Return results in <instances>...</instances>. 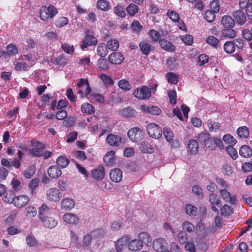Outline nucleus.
Returning <instances> with one entry per match:
<instances>
[{"mask_svg":"<svg viewBox=\"0 0 252 252\" xmlns=\"http://www.w3.org/2000/svg\"><path fill=\"white\" fill-rule=\"evenodd\" d=\"M54 210L45 204H42L38 208V217L43 226L52 229L58 224V220L53 216Z\"/></svg>","mask_w":252,"mask_h":252,"instance_id":"obj_1","label":"nucleus"},{"mask_svg":"<svg viewBox=\"0 0 252 252\" xmlns=\"http://www.w3.org/2000/svg\"><path fill=\"white\" fill-rule=\"evenodd\" d=\"M22 59H27V63L21 60L19 58L14 62V68L17 71H26L32 66L35 62V58L31 54L22 55Z\"/></svg>","mask_w":252,"mask_h":252,"instance_id":"obj_2","label":"nucleus"},{"mask_svg":"<svg viewBox=\"0 0 252 252\" xmlns=\"http://www.w3.org/2000/svg\"><path fill=\"white\" fill-rule=\"evenodd\" d=\"M58 13L57 8L52 5L48 6H42L40 9L39 17L42 21H47L53 18Z\"/></svg>","mask_w":252,"mask_h":252,"instance_id":"obj_3","label":"nucleus"},{"mask_svg":"<svg viewBox=\"0 0 252 252\" xmlns=\"http://www.w3.org/2000/svg\"><path fill=\"white\" fill-rule=\"evenodd\" d=\"M97 43V39L94 37L93 33L87 31L85 32V36L80 43V47L82 49L84 50L88 46H95Z\"/></svg>","mask_w":252,"mask_h":252,"instance_id":"obj_4","label":"nucleus"},{"mask_svg":"<svg viewBox=\"0 0 252 252\" xmlns=\"http://www.w3.org/2000/svg\"><path fill=\"white\" fill-rule=\"evenodd\" d=\"M30 199L28 195H20L13 199H4V201L8 203L13 202L14 205L17 208H22L23 207L26 205V204L29 202Z\"/></svg>","mask_w":252,"mask_h":252,"instance_id":"obj_5","label":"nucleus"},{"mask_svg":"<svg viewBox=\"0 0 252 252\" xmlns=\"http://www.w3.org/2000/svg\"><path fill=\"white\" fill-rule=\"evenodd\" d=\"M133 94L138 99H146L151 97V92L148 87L143 86L140 88H137L134 90L133 92Z\"/></svg>","mask_w":252,"mask_h":252,"instance_id":"obj_6","label":"nucleus"},{"mask_svg":"<svg viewBox=\"0 0 252 252\" xmlns=\"http://www.w3.org/2000/svg\"><path fill=\"white\" fill-rule=\"evenodd\" d=\"M148 134L155 139H158L162 135V130L159 126L155 123H150L147 126Z\"/></svg>","mask_w":252,"mask_h":252,"instance_id":"obj_7","label":"nucleus"},{"mask_svg":"<svg viewBox=\"0 0 252 252\" xmlns=\"http://www.w3.org/2000/svg\"><path fill=\"white\" fill-rule=\"evenodd\" d=\"M77 85L79 88L78 93L81 97L89 95L91 93V88L87 80L81 79L78 82Z\"/></svg>","mask_w":252,"mask_h":252,"instance_id":"obj_8","label":"nucleus"},{"mask_svg":"<svg viewBox=\"0 0 252 252\" xmlns=\"http://www.w3.org/2000/svg\"><path fill=\"white\" fill-rule=\"evenodd\" d=\"M153 248L157 252H165L168 249V245L165 239L159 238L153 241Z\"/></svg>","mask_w":252,"mask_h":252,"instance_id":"obj_9","label":"nucleus"},{"mask_svg":"<svg viewBox=\"0 0 252 252\" xmlns=\"http://www.w3.org/2000/svg\"><path fill=\"white\" fill-rule=\"evenodd\" d=\"M46 198L51 202H58L62 196L60 189L56 188H50L46 191Z\"/></svg>","mask_w":252,"mask_h":252,"instance_id":"obj_10","label":"nucleus"},{"mask_svg":"<svg viewBox=\"0 0 252 252\" xmlns=\"http://www.w3.org/2000/svg\"><path fill=\"white\" fill-rule=\"evenodd\" d=\"M130 236L128 235H125L122 236L117 240L115 244V249L117 252H122L124 249L126 248L129 240Z\"/></svg>","mask_w":252,"mask_h":252,"instance_id":"obj_11","label":"nucleus"},{"mask_svg":"<svg viewBox=\"0 0 252 252\" xmlns=\"http://www.w3.org/2000/svg\"><path fill=\"white\" fill-rule=\"evenodd\" d=\"M220 193L223 200L234 205L237 203V200L235 195H232L227 189H221L220 190Z\"/></svg>","mask_w":252,"mask_h":252,"instance_id":"obj_12","label":"nucleus"},{"mask_svg":"<svg viewBox=\"0 0 252 252\" xmlns=\"http://www.w3.org/2000/svg\"><path fill=\"white\" fill-rule=\"evenodd\" d=\"M127 135L131 141L136 142L142 138L143 134L141 129L134 127L128 131Z\"/></svg>","mask_w":252,"mask_h":252,"instance_id":"obj_13","label":"nucleus"},{"mask_svg":"<svg viewBox=\"0 0 252 252\" xmlns=\"http://www.w3.org/2000/svg\"><path fill=\"white\" fill-rule=\"evenodd\" d=\"M105 175L104 168L102 165H99L91 171L92 177L96 181L102 180L104 178Z\"/></svg>","mask_w":252,"mask_h":252,"instance_id":"obj_14","label":"nucleus"},{"mask_svg":"<svg viewBox=\"0 0 252 252\" xmlns=\"http://www.w3.org/2000/svg\"><path fill=\"white\" fill-rule=\"evenodd\" d=\"M75 205V200L69 197L63 198L61 202V208L64 211H70L72 210L74 208Z\"/></svg>","mask_w":252,"mask_h":252,"instance_id":"obj_15","label":"nucleus"},{"mask_svg":"<svg viewBox=\"0 0 252 252\" xmlns=\"http://www.w3.org/2000/svg\"><path fill=\"white\" fill-rule=\"evenodd\" d=\"M32 144L33 148L30 151V153L34 156H41L43 151V144L36 141H32Z\"/></svg>","mask_w":252,"mask_h":252,"instance_id":"obj_16","label":"nucleus"},{"mask_svg":"<svg viewBox=\"0 0 252 252\" xmlns=\"http://www.w3.org/2000/svg\"><path fill=\"white\" fill-rule=\"evenodd\" d=\"M109 176L112 181L119 183L123 179V172L119 168L112 169L110 172Z\"/></svg>","mask_w":252,"mask_h":252,"instance_id":"obj_17","label":"nucleus"},{"mask_svg":"<svg viewBox=\"0 0 252 252\" xmlns=\"http://www.w3.org/2000/svg\"><path fill=\"white\" fill-rule=\"evenodd\" d=\"M63 219L64 221L68 224H75L78 223L79 218L74 214L67 213L63 215Z\"/></svg>","mask_w":252,"mask_h":252,"instance_id":"obj_18","label":"nucleus"},{"mask_svg":"<svg viewBox=\"0 0 252 252\" xmlns=\"http://www.w3.org/2000/svg\"><path fill=\"white\" fill-rule=\"evenodd\" d=\"M108 60L111 64H119L124 61V57L119 52H114L109 55Z\"/></svg>","mask_w":252,"mask_h":252,"instance_id":"obj_19","label":"nucleus"},{"mask_svg":"<svg viewBox=\"0 0 252 252\" xmlns=\"http://www.w3.org/2000/svg\"><path fill=\"white\" fill-rule=\"evenodd\" d=\"M122 140V138L121 136L113 134H109L106 138L107 142L110 145L115 147L120 145Z\"/></svg>","mask_w":252,"mask_h":252,"instance_id":"obj_20","label":"nucleus"},{"mask_svg":"<svg viewBox=\"0 0 252 252\" xmlns=\"http://www.w3.org/2000/svg\"><path fill=\"white\" fill-rule=\"evenodd\" d=\"M143 248L142 243L138 239L129 240L127 244V248L131 252H138Z\"/></svg>","mask_w":252,"mask_h":252,"instance_id":"obj_21","label":"nucleus"},{"mask_svg":"<svg viewBox=\"0 0 252 252\" xmlns=\"http://www.w3.org/2000/svg\"><path fill=\"white\" fill-rule=\"evenodd\" d=\"M138 240L142 243V245L149 246L152 241V238L150 235L146 232H142L139 233L138 235Z\"/></svg>","mask_w":252,"mask_h":252,"instance_id":"obj_22","label":"nucleus"},{"mask_svg":"<svg viewBox=\"0 0 252 252\" xmlns=\"http://www.w3.org/2000/svg\"><path fill=\"white\" fill-rule=\"evenodd\" d=\"M140 109L146 113H149L152 115H158L161 113V110L157 106L141 105Z\"/></svg>","mask_w":252,"mask_h":252,"instance_id":"obj_23","label":"nucleus"},{"mask_svg":"<svg viewBox=\"0 0 252 252\" xmlns=\"http://www.w3.org/2000/svg\"><path fill=\"white\" fill-rule=\"evenodd\" d=\"M49 176L52 178H57L60 177L62 174L61 170L59 167L56 165L50 166L47 170Z\"/></svg>","mask_w":252,"mask_h":252,"instance_id":"obj_24","label":"nucleus"},{"mask_svg":"<svg viewBox=\"0 0 252 252\" xmlns=\"http://www.w3.org/2000/svg\"><path fill=\"white\" fill-rule=\"evenodd\" d=\"M103 160L107 166H112L115 162V152L110 151L107 152L104 156Z\"/></svg>","mask_w":252,"mask_h":252,"instance_id":"obj_25","label":"nucleus"},{"mask_svg":"<svg viewBox=\"0 0 252 252\" xmlns=\"http://www.w3.org/2000/svg\"><path fill=\"white\" fill-rule=\"evenodd\" d=\"M199 150V145L196 140L191 139L188 145V152L191 154H196Z\"/></svg>","mask_w":252,"mask_h":252,"instance_id":"obj_26","label":"nucleus"},{"mask_svg":"<svg viewBox=\"0 0 252 252\" xmlns=\"http://www.w3.org/2000/svg\"><path fill=\"white\" fill-rule=\"evenodd\" d=\"M221 22L224 28H232L235 25L234 20L230 16L224 15L221 20Z\"/></svg>","mask_w":252,"mask_h":252,"instance_id":"obj_27","label":"nucleus"},{"mask_svg":"<svg viewBox=\"0 0 252 252\" xmlns=\"http://www.w3.org/2000/svg\"><path fill=\"white\" fill-rule=\"evenodd\" d=\"M7 52L0 51V56H3L5 58L6 57V55L9 56H15L18 54V49L15 45L10 44L7 45L6 47Z\"/></svg>","mask_w":252,"mask_h":252,"instance_id":"obj_28","label":"nucleus"},{"mask_svg":"<svg viewBox=\"0 0 252 252\" xmlns=\"http://www.w3.org/2000/svg\"><path fill=\"white\" fill-rule=\"evenodd\" d=\"M159 43L163 50L169 52H174L175 50V46L167 40L164 39L159 40Z\"/></svg>","mask_w":252,"mask_h":252,"instance_id":"obj_29","label":"nucleus"},{"mask_svg":"<svg viewBox=\"0 0 252 252\" xmlns=\"http://www.w3.org/2000/svg\"><path fill=\"white\" fill-rule=\"evenodd\" d=\"M233 16L237 22L240 25H243L246 22V16L241 10H236L233 13Z\"/></svg>","mask_w":252,"mask_h":252,"instance_id":"obj_30","label":"nucleus"},{"mask_svg":"<svg viewBox=\"0 0 252 252\" xmlns=\"http://www.w3.org/2000/svg\"><path fill=\"white\" fill-rule=\"evenodd\" d=\"M184 210L187 215L189 216L194 217L196 216L197 214V208L191 204H186L185 206Z\"/></svg>","mask_w":252,"mask_h":252,"instance_id":"obj_31","label":"nucleus"},{"mask_svg":"<svg viewBox=\"0 0 252 252\" xmlns=\"http://www.w3.org/2000/svg\"><path fill=\"white\" fill-rule=\"evenodd\" d=\"M149 35L154 41H158L159 42V40H161L160 38L161 36L165 35V34H164V32L163 31L158 32L154 30H151L149 32Z\"/></svg>","mask_w":252,"mask_h":252,"instance_id":"obj_32","label":"nucleus"},{"mask_svg":"<svg viewBox=\"0 0 252 252\" xmlns=\"http://www.w3.org/2000/svg\"><path fill=\"white\" fill-rule=\"evenodd\" d=\"M26 242L27 245L31 247H35L38 245V241L34 236L32 234H29L26 238Z\"/></svg>","mask_w":252,"mask_h":252,"instance_id":"obj_33","label":"nucleus"},{"mask_svg":"<svg viewBox=\"0 0 252 252\" xmlns=\"http://www.w3.org/2000/svg\"><path fill=\"white\" fill-rule=\"evenodd\" d=\"M139 149L142 152L145 153H152L154 151L152 146L146 141L142 142L140 144Z\"/></svg>","mask_w":252,"mask_h":252,"instance_id":"obj_34","label":"nucleus"},{"mask_svg":"<svg viewBox=\"0 0 252 252\" xmlns=\"http://www.w3.org/2000/svg\"><path fill=\"white\" fill-rule=\"evenodd\" d=\"M239 154L245 158L249 157L252 155V150L248 146L243 145L240 148Z\"/></svg>","mask_w":252,"mask_h":252,"instance_id":"obj_35","label":"nucleus"},{"mask_svg":"<svg viewBox=\"0 0 252 252\" xmlns=\"http://www.w3.org/2000/svg\"><path fill=\"white\" fill-rule=\"evenodd\" d=\"M108 48L107 45H106L104 43L99 44L97 48V55L102 57L106 56L108 54Z\"/></svg>","mask_w":252,"mask_h":252,"instance_id":"obj_36","label":"nucleus"},{"mask_svg":"<svg viewBox=\"0 0 252 252\" xmlns=\"http://www.w3.org/2000/svg\"><path fill=\"white\" fill-rule=\"evenodd\" d=\"M96 7L101 10L106 11L110 9V3L105 0H98L96 3Z\"/></svg>","mask_w":252,"mask_h":252,"instance_id":"obj_37","label":"nucleus"},{"mask_svg":"<svg viewBox=\"0 0 252 252\" xmlns=\"http://www.w3.org/2000/svg\"><path fill=\"white\" fill-rule=\"evenodd\" d=\"M220 211L221 215L224 217H228L233 213V208L227 204L224 205L220 208Z\"/></svg>","mask_w":252,"mask_h":252,"instance_id":"obj_38","label":"nucleus"},{"mask_svg":"<svg viewBox=\"0 0 252 252\" xmlns=\"http://www.w3.org/2000/svg\"><path fill=\"white\" fill-rule=\"evenodd\" d=\"M237 132L238 136L242 138H247L249 136V128L246 126L239 127Z\"/></svg>","mask_w":252,"mask_h":252,"instance_id":"obj_39","label":"nucleus"},{"mask_svg":"<svg viewBox=\"0 0 252 252\" xmlns=\"http://www.w3.org/2000/svg\"><path fill=\"white\" fill-rule=\"evenodd\" d=\"M69 20L65 17H60L55 21V24L58 28H61L64 27L69 23Z\"/></svg>","mask_w":252,"mask_h":252,"instance_id":"obj_40","label":"nucleus"},{"mask_svg":"<svg viewBox=\"0 0 252 252\" xmlns=\"http://www.w3.org/2000/svg\"><path fill=\"white\" fill-rule=\"evenodd\" d=\"M81 111L83 113L88 114H92L95 111L94 107L88 103H85L82 105Z\"/></svg>","mask_w":252,"mask_h":252,"instance_id":"obj_41","label":"nucleus"},{"mask_svg":"<svg viewBox=\"0 0 252 252\" xmlns=\"http://www.w3.org/2000/svg\"><path fill=\"white\" fill-rule=\"evenodd\" d=\"M120 114L125 117L129 118L134 116L135 114V112L132 108L126 107L121 110Z\"/></svg>","mask_w":252,"mask_h":252,"instance_id":"obj_42","label":"nucleus"},{"mask_svg":"<svg viewBox=\"0 0 252 252\" xmlns=\"http://www.w3.org/2000/svg\"><path fill=\"white\" fill-rule=\"evenodd\" d=\"M56 162L58 166L64 168L68 166L69 161L66 157L60 156L57 159Z\"/></svg>","mask_w":252,"mask_h":252,"instance_id":"obj_43","label":"nucleus"},{"mask_svg":"<svg viewBox=\"0 0 252 252\" xmlns=\"http://www.w3.org/2000/svg\"><path fill=\"white\" fill-rule=\"evenodd\" d=\"M99 78L105 85H113L114 81L110 76L105 74H101L99 75Z\"/></svg>","mask_w":252,"mask_h":252,"instance_id":"obj_44","label":"nucleus"},{"mask_svg":"<svg viewBox=\"0 0 252 252\" xmlns=\"http://www.w3.org/2000/svg\"><path fill=\"white\" fill-rule=\"evenodd\" d=\"M182 227L184 231L189 233L193 232L195 230L193 224L189 221H184L182 224Z\"/></svg>","mask_w":252,"mask_h":252,"instance_id":"obj_45","label":"nucleus"},{"mask_svg":"<svg viewBox=\"0 0 252 252\" xmlns=\"http://www.w3.org/2000/svg\"><path fill=\"white\" fill-rule=\"evenodd\" d=\"M139 47L140 48V50H141L143 54H144L146 55H148L149 54L151 48L150 44L146 42L142 41L140 42L139 44Z\"/></svg>","mask_w":252,"mask_h":252,"instance_id":"obj_46","label":"nucleus"},{"mask_svg":"<svg viewBox=\"0 0 252 252\" xmlns=\"http://www.w3.org/2000/svg\"><path fill=\"white\" fill-rule=\"evenodd\" d=\"M221 172L224 175L231 176L233 172V168L229 164H224L221 167Z\"/></svg>","mask_w":252,"mask_h":252,"instance_id":"obj_47","label":"nucleus"},{"mask_svg":"<svg viewBox=\"0 0 252 252\" xmlns=\"http://www.w3.org/2000/svg\"><path fill=\"white\" fill-rule=\"evenodd\" d=\"M223 48L224 51L229 54L232 53L235 51V45L232 41H227L224 44Z\"/></svg>","mask_w":252,"mask_h":252,"instance_id":"obj_48","label":"nucleus"},{"mask_svg":"<svg viewBox=\"0 0 252 252\" xmlns=\"http://www.w3.org/2000/svg\"><path fill=\"white\" fill-rule=\"evenodd\" d=\"M209 202L213 205H216L220 207L221 205V201L219 198L217 194L212 193L209 196Z\"/></svg>","mask_w":252,"mask_h":252,"instance_id":"obj_49","label":"nucleus"},{"mask_svg":"<svg viewBox=\"0 0 252 252\" xmlns=\"http://www.w3.org/2000/svg\"><path fill=\"white\" fill-rule=\"evenodd\" d=\"M11 185L13 190L16 191L20 190L22 188V185L21 181L15 178L12 179Z\"/></svg>","mask_w":252,"mask_h":252,"instance_id":"obj_50","label":"nucleus"},{"mask_svg":"<svg viewBox=\"0 0 252 252\" xmlns=\"http://www.w3.org/2000/svg\"><path fill=\"white\" fill-rule=\"evenodd\" d=\"M207 125L209 130L211 132H216L220 127V124L209 120L207 121Z\"/></svg>","mask_w":252,"mask_h":252,"instance_id":"obj_51","label":"nucleus"},{"mask_svg":"<svg viewBox=\"0 0 252 252\" xmlns=\"http://www.w3.org/2000/svg\"><path fill=\"white\" fill-rule=\"evenodd\" d=\"M107 47L112 51H116L119 47V41L117 39H111L107 42Z\"/></svg>","mask_w":252,"mask_h":252,"instance_id":"obj_52","label":"nucleus"},{"mask_svg":"<svg viewBox=\"0 0 252 252\" xmlns=\"http://www.w3.org/2000/svg\"><path fill=\"white\" fill-rule=\"evenodd\" d=\"M97 67L101 70L106 71L108 69L109 66L106 60L99 59L97 63Z\"/></svg>","mask_w":252,"mask_h":252,"instance_id":"obj_53","label":"nucleus"},{"mask_svg":"<svg viewBox=\"0 0 252 252\" xmlns=\"http://www.w3.org/2000/svg\"><path fill=\"white\" fill-rule=\"evenodd\" d=\"M16 217L17 212L16 211H12L4 220V222L6 225H10Z\"/></svg>","mask_w":252,"mask_h":252,"instance_id":"obj_54","label":"nucleus"},{"mask_svg":"<svg viewBox=\"0 0 252 252\" xmlns=\"http://www.w3.org/2000/svg\"><path fill=\"white\" fill-rule=\"evenodd\" d=\"M223 36L229 37L233 38L236 36V32L232 28H224L222 31Z\"/></svg>","mask_w":252,"mask_h":252,"instance_id":"obj_55","label":"nucleus"},{"mask_svg":"<svg viewBox=\"0 0 252 252\" xmlns=\"http://www.w3.org/2000/svg\"><path fill=\"white\" fill-rule=\"evenodd\" d=\"M214 12L210 10H208L205 11L204 18L210 23L213 22L215 19V14Z\"/></svg>","mask_w":252,"mask_h":252,"instance_id":"obj_56","label":"nucleus"},{"mask_svg":"<svg viewBox=\"0 0 252 252\" xmlns=\"http://www.w3.org/2000/svg\"><path fill=\"white\" fill-rule=\"evenodd\" d=\"M126 10L130 16H133L137 13L139 8L136 5L131 3L126 7Z\"/></svg>","mask_w":252,"mask_h":252,"instance_id":"obj_57","label":"nucleus"},{"mask_svg":"<svg viewBox=\"0 0 252 252\" xmlns=\"http://www.w3.org/2000/svg\"><path fill=\"white\" fill-rule=\"evenodd\" d=\"M223 140L226 144H229V146L234 145L236 143V140L229 134L223 136Z\"/></svg>","mask_w":252,"mask_h":252,"instance_id":"obj_58","label":"nucleus"},{"mask_svg":"<svg viewBox=\"0 0 252 252\" xmlns=\"http://www.w3.org/2000/svg\"><path fill=\"white\" fill-rule=\"evenodd\" d=\"M119 87L124 90H129L131 88V85L128 81L125 79H122L118 82Z\"/></svg>","mask_w":252,"mask_h":252,"instance_id":"obj_59","label":"nucleus"},{"mask_svg":"<svg viewBox=\"0 0 252 252\" xmlns=\"http://www.w3.org/2000/svg\"><path fill=\"white\" fill-rule=\"evenodd\" d=\"M163 135L168 142H171L173 141L174 134L171 130L167 128H164L163 129Z\"/></svg>","mask_w":252,"mask_h":252,"instance_id":"obj_60","label":"nucleus"},{"mask_svg":"<svg viewBox=\"0 0 252 252\" xmlns=\"http://www.w3.org/2000/svg\"><path fill=\"white\" fill-rule=\"evenodd\" d=\"M89 94V97L90 99L96 101L99 103H103L104 102V99L101 94L95 93H90Z\"/></svg>","mask_w":252,"mask_h":252,"instance_id":"obj_61","label":"nucleus"},{"mask_svg":"<svg viewBox=\"0 0 252 252\" xmlns=\"http://www.w3.org/2000/svg\"><path fill=\"white\" fill-rule=\"evenodd\" d=\"M210 10L214 12L215 13H218L220 10V1L219 0H213L210 4Z\"/></svg>","mask_w":252,"mask_h":252,"instance_id":"obj_62","label":"nucleus"},{"mask_svg":"<svg viewBox=\"0 0 252 252\" xmlns=\"http://www.w3.org/2000/svg\"><path fill=\"white\" fill-rule=\"evenodd\" d=\"M167 81L171 84H175L178 82V77L173 73H168L166 75Z\"/></svg>","mask_w":252,"mask_h":252,"instance_id":"obj_63","label":"nucleus"},{"mask_svg":"<svg viewBox=\"0 0 252 252\" xmlns=\"http://www.w3.org/2000/svg\"><path fill=\"white\" fill-rule=\"evenodd\" d=\"M183 42L187 45H191L193 41V36L190 34H186L181 36Z\"/></svg>","mask_w":252,"mask_h":252,"instance_id":"obj_64","label":"nucleus"}]
</instances>
